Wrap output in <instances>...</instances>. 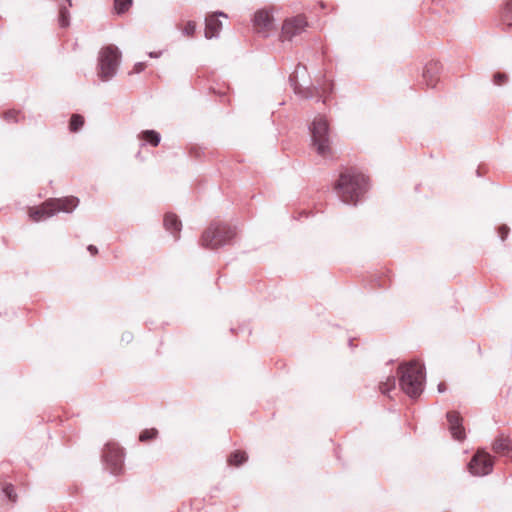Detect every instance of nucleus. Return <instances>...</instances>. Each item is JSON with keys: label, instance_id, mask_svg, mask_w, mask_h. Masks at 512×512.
Listing matches in <instances>:
<instances>
[{"label": "nucleus", "instance_id": "obj_1", "mask_svg": "<svg viewBox=\"0 0 512 512\" xmlns=\"http://www.w3.org/2000/svg\"><path fill=\"white\" fill-rule=\"evenodd\" d=\"M334 190L343 203L355 206L367 191V179L361 173L346 170L340 174Z\"/></svg>", "mask_w": 512, "mask_h": 512}, {"label": "nucleus", "instance_id": "obj_2", "mask_svg": "<svg viewBox=\"0 0 512 512\" xmlns=\"http://www.w3.org/2000/svg\"><path fill=\"white\" fill-rule=\"evenodd\" d=\"M400 389L410 398L418 397L424 389L425 369L418 361L402 363L398 367Z\"/></svg>", "mask_w": 512, "mask_h": 512}, {"label": "nucleus", "instance_id": "obj_3", "mask_svg": "<svg viewBox=\"0 0 512 512\" xmlns=\"http://www.w3.org/2000/svg\"><path fill=\"white\" fill-rule=\"evenodd\" d=\"M79 204V199L74 196L63 198H50L39 206L30 207L28 214L35 222L46 220L59 212L71 213Z\"/></svg>", "mask_w": 512, "mask_h": 512}, {"label": "nucleus", "instance_id": "obj_4", "mask_svg": "<svg viewBox=\"0 0 512 512\" xmlns=\"http://www.w3.org/2000/svg\"><path fill=\"white\" fill-rule=\"evenodd\" d=\"M97 60V75L102 81L107 82L117 74L121 52L117 46L109 44L100 49Z\"/></svg>", "mask_w": 512, "mask_h": 512}, {"label": "nucleus", "instance_id": "obj_5", "mask_svg": "<svg viewBox=\"0 0 512 512\" xmlns=\"http://www.w3.org/2000/svg\"><path fill=\"white\" fill-rule=\"evenodd\" d=\"M311 144L321 157H329L331 155L330 130L326 118L318 115L314 118L309 126Z\"/></svg>", "mask_w": 512, "mask_h": 512}, {"label": "nucleus", "instance_id": "obj_6", "mask_svg": "<svg viewBox=\"0 0 512 512\" xmlns=\"http://www.w3.org/2000/svg\"><path fill=\"white\" fill-rule=\"evenodd\" d=\"M236 230L224 223H212L202 234V245L209 249H217L231 243Z\"/></svg>", "mask_w": 512, "mask_h": 512}, {"label": "nucleus", "instance_id": "obj_7", "mask_svg": "<svg viewBox=\"0 0 512 512\" xmlns=\"http://www.w3.org/2000/svg\"><path fill=\"white\" fill-rule=\"evenodd\" d=\"M102 458L110 473L115 475L121 473L124 463V453L117 444L107 443L103 449Z\"/></svg>", "mask_w": 512, "mask_h": 512}, {"label": "nucleus", "instance_id": "obj_8", "mask_svg": "<svg viewBox=\"0 0 512 512\" xmlns=\"http://www.w3.org/2000/svg\"><path fill=\"white\" fill-rule=\"evenodd\" d=\"M307 27L308 22L304 15L289 17L283 22L280 36L281 40L283 42L293 41L294 38L305 32Z\"/></svg>", "mask_w": 512, "mask_h": 512}, {"label": "nucleus", "instance_id": "obj_9", "mask_svg": "<svg viewBox=\"0 0 512 512\" xmlns=\"http://www.w3.org/2000/svg\"><path fill=\"white\" fill-rule=\"evenodd\" d=\"M255 30L263 37L269 36V34L275 29L273 9L262 8L255 12L252 19Z\"/></svg>", "mask_w": 512, "mask_h": 512}, {"label": "nucleus", "instance_id": "obj_10", "mask_svg": "<svg viewBox=\"0 0 512 512\" xmlns=\"http://www.w3.org/2000/svg\"><path fill=\"white\" fill-rule=\"evenodd\" d=\"M493 469V459L486 452H477L469 462V471L475 476H485Z\"/></svg>", "mask_w": 512, "mask_h": 512}, {"label": "nucleus", "instance_id": "obj_11", "mask_svg": "<svg viewBox=\"0 0 512 512\" xmlns=\"http://www.w3.org/2000/svg\"><path fill=\"white\" fill-rule=\"evenodd\" d=\"M307 73V68L302 65H297L294 73L289 77V81L295 94L310 99L314 97V93L318 91L316 87H304L300 82L299 78L305 76Z\"/></svg>", "mask_w": 512, "mask_h": 512}, {"label": "nucleus", "instance_id": "obj_12", "mask_svg": "<svg viewBox=\"0 0 512 512\" xmlns=\"http://www.w3.org/2000/svg\"><path fill=\"white\" fill-rule=\"evenodd\" d=\"M227 18L224 12H215L205 18V37L207 39L216 38L222 29V23L219 17Z\"/></svg>", "mask_w": 512, "mask_h": 512}, {"label": "nucleus", "instance_id": "obj_13", "mask_svg": "<svg viewBox=\"0 0 512 512\" xmlns=\"http://www.w3.org/2000/svg\"><path fill=\"white\" fill-rule=\"evenodd\" d=\"M446 417L452 437L458 441L463 440L465 438V430L462 426V419L460 415L457 412L452 411L448 412Z\"/></svg>", "mask_w": 512, "mask_h": 512}, {"label": "nucleus", "instance_id": "obj_14", "mask_svg": "<svg viewBox=\"0 0 512 512\" xmlns=\"http://www.w3.org/2000/svg\"><path fill=\"white\" fill-rule=\"evenodd\" d=\"M440 71L441 64L439 61L432 60L426 64L423 71V78L428 86L435 87Z\"/></svg>", "mask_w": 512, "mask_h": 512}, {"label": "nucleus", "instance_id": "obj_15", "mask_svg": "<svg viewBox=\"0 0 512 512\" xmlns=\"http://www.w3.org/2000/svg\"><path fill=\"white\" fill-rule=\"evenodd\" d=\"M164 226L165 229L171 233L175 239L179 238V233L182 228L181 221L179 218L173 213H167L164 217Z\"/></svg>", "mask_w": 512, "mask_h": 512}, {"label": "nucleus", "instance_id": "obj_16", "mask_svg": "<svg viewBox=\"0 0 512 512\" xmlns=\"http://www.w3.org/2000/svg\"><path fill=\"white\" fill-rule=\"evenodd\" d=\"M512 449V439L508 436L500 435L493 443V450L496 453H505Z\"/></svg>", "mask_w": 512, "mask_h": 512}, {"label": "nucleus", "instance_id": "obj_17", "mask_svg": "<svg viewBox=\"0 0 512 512\" xmlns=\"http://www.w3.org/2000/svg\"><path fill=\"white\" fill-rule=\"evenodd\" d=\"M138 137L144 142L149 143L154 147L158 146L161 140L160 134L155 130H144L139 134Z\"/></svg>", "mask_w": 512, "mask_h": 512}, {"label": "nucleus", "instance_id": "obj_18", "mask_svg": "<svg viewBox=\"0 0 512 512\" xmlns=\"http://www.w3.org/2000/svg\"><path fill=\"white\" fill-rule=\"evenodd\" d=\"M246 460H247V455L245 452L235 451L229 456L228 463L232 466L238 467L241 464H243Z\"/></svg>", "mask_w": 512, "mask_h": 512}, {"label": "nucleus", "instance_id": "obj_19", "mask_svg": "<svg viewBox=\"0 0 512 512\" xmlns=\"http://www.w3.org/2000/svg\"><path fill=\"white\" fill-rule=\"evenodd\" d=\"M84 125V118L79 114H74L71 116L69 129L72 132H78Z\"/></svg>", "mask_w": 512, "mask_h": 512}, {"label": "nucleus", "instance_id": "obj_20", "mask_svg": "<svg viewBox=\"0 0 512 512\" xmlns=\"http://www.w3.org/2000/svg\"><path fill=\"white\" fill-rule=\"evenodd\" d=\"M133 0H114V8L117 14H123L129 10Z\"/></svg>", "mask_w": 512, "mask_h": 512}, {"label": "nucleus", "instance_id": "obj_21", "mask_svg": "<svg viewBox=\"0 0 512 512\" xmlns=\"http://www.w3.org/2000/svg\"><path fill=\"white\" fill-rule=\"evenodd\" d=\"M396 378L395 376H389L385 382L380 384V390L383 394L389 395L390 391L395 389Z\"/></svg>", "mask_w": 512, "mask_h": 512}, {"label": "nucleus", "instance_id": "obj_22", "mask_svg": "<svg viewBox=\"0 0 512 512\" xmlns=\"http://www.w3.org/2000/svg\"><path fill=\"white\" fill-rule=\"evenodd\" d=\"M70 24V13L65 6H61L59 10V25L62 28L68 27Z\"/></svg>", "mask_w": 512, "mask_h": 512}, {"label": "nucleus", "instance_id": "obj_23", "mask_svg": "<svg viewBox=\"0 0 512 512\" xmlns=\"http://www.w3.org/2000/svg\"><path fill=\"white\" fill-rule=\"evenodd\" d=\"M158 431L155 428L145 429L139 435V440L142 442L152 440L156 438Z\"/></svg>", "mask_w": 512, "mask_h": 512}, {"label": "nucleus", "instance_id": "obj_24", "mask_svg": "<svg viewBox=\"0 0 512 512\" xmlns=\"http://www.w3.org/2000/svg\"><path fill=\"white\" fill-rule=\"evenodd\" d=\"M504 21L507 22L509 27H512V0L506 3L504 13H503Z\"/></svg>", "mask_w": 512, "mask_h": 512}, {"label": "nucleus", "instance_id": "obj_25", "mask_svg": "<svg viewBox=\"0 0 512 512\" xmlns=\"http://www.w3.org/2000/svg\"><path fill=\"white\" fill-rule=\"evenodd\" d=\"M196 31V23L194 21H188L182 28V33L185 36L192 37Z\"/></svg>", "mask_w": 512, "mask_h": 512}, {"label": "nucleus", "instance_id": "obj_26", "mask_svg": "<svg viewBox=\"0 0 512 512\" xmlns=\"http://www.w3.org/2000/svg\"><path fill=\"white\" fill-rule=\"evenodd\" d=\"M3 493L6 495V497L12 501L15 502L17 499V494L15 493L14 486L12 484H7L3 488Z\"/></svg>", "mask_w": 512, "mask_h": 512}, {"label": "nucleus", "instance_id": "obj_27", "mask_svg": "<svg viewBox=\"0 0 512 512\" xmlns=\"http://www.w3.org/2000/svg\"><path fill=\"white\" fill-rule=\"evenodd\" d=\"M506 75L504 73H496L494 75V83L496 85H502L506 81Z\"/></svg>", "mask_w": 512, "mask_h": 512}, {"label": "nucleus", "instance_id": "obj_28", "mask_svg": "<svg viewBox=\"0 0 512 512\" xmlns=\"http://www.w3.org/2000/svg\"><path fill=\"white\" fill-rule=\"evenodd\" d=\"M17 116H18V113L15 111H8L5 113V119L9 122H11V121L16 122Z\"/></svg>", "mask_w": 512, "mask_h": 512}, {"label": "nucleus", "instance_id": "obj_29", "mask_svg": "<svg viewBox=\"0 0 512 512\" xmlns=\"http://www.w3.org/2000/svg\"><path fill=\"white\" fill-rule=\"evenodd\" d=\"M145 68H146V64L144 62H137L134 65L132 72L138 74V73H141Z\"/></svg>", "mask_w": 512, "mask_h": 512}, {"label": "nucleus", "instance_id": "obj_30", "mask_svg": "<svg viewBox=\"0 0 512 512\" xmlns=\"http://www.w3.org/2000/svg\"><path fill=\"white\" fill-rule=\"evenodd\" d=\"M509 232V228L506 225H502L499 227V235L501 240H505Z\"/></svg>", "mask_w": 512, "mask_h": 512}, {"label": "nucleus", "instance_id": "obj_31", "mask_svg": "<svg viewBox=\"0 0 512 512\" xmlns=\"http://www.w3.org/2000/svg\"><path fill=\"white\" fill-rule=\"evenodd\" d=\"M322 91H323L324 94L332 93V91H333L332 83L328 84L327 86H323L322 87Z\"/></svg>", "mask_w": 512, "mask_h": 512}, {"label": "nucleus", "instance_id": "obj_32", "mask_svg": "<svg viewBox=\"0 0 512 512\" xmlns=\"http://www.w3.org/2000/svg\"><path fill=\"white\" fill-rule=\"evenodd\" d=\"M87 250L92 254V255H96L98 253V249L96 246L94 245H89L87 247Z\"/></svg>", "mask_w": 512, "mask_h": 512}, {"label": "nucleus", "instance_id": "obj_33", "mask_svg": "<svg viewBox=\"0 0 512 512\" xmlns=\"http://www.w3.org/2000/svg\"><path fill=\"white\" fill-rule=\"evenodd\" d=\"M131 339H132V335H131V333H128V332H127V333H124V334L122 335V341H126V342L128 343V342H130V341H131Z\"/></svg>", "mask_w": 512, "mask_h": 512}, {"label": "nucleus", "instance_id": "obj_34", "mask_svg": "<svg viewBox=\"0 0 512 512\" xmlns=\"http://www.w3.org/2000/svg\"><path fill=\"white\" fill-rule=\"evenodd\" d=\"M161 52H149L148 55L151 58H159L161 56Z\"/></svg>", "mask_w": 512, "mask_h": 512}, {"label": "nucleus", "instance_id": "obj_35", "mask_svg": "<svg viewBox=\"0 0 512 512\" xmlns=\"http://www.w3.org/2000/svg\"><path fill=\"white\" fill-rule=\"evenodd\" d=\"M445 389H446V387H445V384H444V383H440V384L438 385V391H439L440 393L444 392V391H445Z\"/></svg>", "mask_w": 512, "mask_h": 512}, {"label": "nucleus", "instance_id": "obj_36", "mask_svg": "<svg viewBox=\"0 0 512 512\" xmlns=\"http://www.w3.org/2000/svg\"><path fill=\"white\" fill-rule=\"evenodd\" d=\"M66 1L68 2V5H69V6H72V2H71V0H66Z\"/></svg>", "mask_w": 512, "mask_h": 512}]
</instances>
